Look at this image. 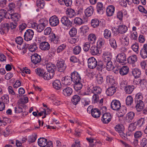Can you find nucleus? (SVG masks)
I'll use <instances>...</instances> for the list:
<instances>
[{"instance_id":"4c0bfd02","label":"nucleus","mask_w":147,"mask_h":147,"mask_svg":"<svg viewBox=\"0 0 147 147\" xmlns=\"http://www.w3.org/2000/svg\"><path fill=\"white\" fill-rule=\"evenodd\" d=\"M103 35L105 38L109 39L111 36V32L110 30L106 29L104 31Z\"/></svg>"},{"instance_id":"5701e85b","label":"nucleus","mask_w":147,"mask_h":147,"mask_svg":"<svg viewBox=\"0 0 147 147\" xmlns=\"http://www.w3.org/2000/svg\"><path fill=\"white\" fill-rule=\"evenodd\" d=\"M100 113L98 109H94L91 110V115L94 117L98 118L100 116Z\"/></svg>"},{"instance_id":"79ce46f5","label":"nucleus","mask_w":147,"mask_h":147,"mask_svg":"<svg viewBox=\"0 0 147 147\" xmlns=\"http://www.w3.org/2000/svg\"><path fill=\"white\" fill-rule=\"evenodd\" d=\"M143 96L142 93L139 92L136 95L135 98V102L142 101Z\"/></svg>"},{"instance_id":"dca6fc26","label":"nucleus","mask_w":147,"mask_h":147,"mask_svg":"<svg viewBox=\"0 0 147 147\" xmlns=\"http://www.w3.org/2000/svg\"><path fill=\"white\" fill-rule=\"evenodd\" d=\"M9 28V24L7 23H5L2 24L1 26L0 32L1 34L7 32Z\"/></svg>"},{"instance_id":"393cba45","label":"nucleus","mask_w":147,"mask_h":147,"mask_svg":"<svg viewBox=\"0 0 147 147\" xmlns=\"http://www.w3.org/2000/svg\"><path fill=\"white\" fill-rule=\"evenodd\" d=\"M91 54L93 55H99V53L98 48L95 46H92L90 49Z\"/></svg>"},{"instance_id":"cd10ccee","label":"nucleus","mask_w":147,"mask_h":147,"mask_svg":"<svg viewBox=\"0 0 147 147\" xmlns=\"http://www.w3.org/2000/svg\"><path fill=\"white\" fill-rule=\"evenodd\" d=\"M96 9L97 11L100 14H102L105 10V8L103 6L101 3H97Z\"/></svg>"},{"instance_id":"0eeeda50","label":"nucleus","mask_w":147,"mask_h":147,"mask_svg":"<svg viewBox=\"0 0 147 147\" xmlns=\"http://www.w3.org/2000/svg\"><path fill=\"white\" fill-rule=\"evenodd\" d=\"M49 22L51 25L55 26L59 24V21L58 18L56 16H53L50 18Z\"/></svg>"},{"instance_id":"680f3d73","label":"nucleus","mask_w":147,"mask_h":147,"mask_svg":"<svg viewBox=\"0 0 147 147\" xmlns=\"http://www.w3.org/2000/svg\"><path fill=\"white\" fill-rule=\"evenodd\" d=\"M77 31L76 29L74 28H71L69 32V34L71 36H74L76 34Z\"/></svg>"},{"instance_id":"2f4dec72","label":"nucleus","mask_w":147,"mask_h":147,"mask_svg":"<svg viewBox=\"0 0 147 147\" xmlns=\"http://www.w3.org/2000/svg\"><path fill=\"white\" fill-rule=\"evenodd\" d=\"M121 36L122 38H120V40L121 41H122L121 39H123L122 41H123V42L124 45L125 46H127L129 43V39L127 36L125 34H122Z\"/></svg>"},{"instance_id":"603ef678","label":"nucleus","mask_w":147,"mask_h":147,"mask_svg":"<svg viewBox=\"0 0 147 147\" xmlns=\"http://www.w3.org/2000/svg\"><path fill=\"white\" fill-rule=\"evenodd\" d=\"M37 48L36 44L34 43L29 47L28 49L29 51L31 52H34L37 49Z\"/></svg>"},{"instance_id":"a878e982","label":"nucleus","mask_w":147,"mask_h":147,"mask_svg":"<svg viewBox=\"0 0 147 147\" xmlns=\"http://www.w3.org/2000/svg\"><path fill=\"white\" fill-rule=\"evenodd\" d=\"M129 71V68L127 66H123L120 69L119 73L122 76H124L127 74Z\"/></svg>"},{"instance_id":"f8f14e48","label":"nucleus","mask_w":147,"mask_h":147,"mask_svg":"<svg viewBox=\"0 0 147 147\" xmlns=\"http://www.w3.org/2000/svg\"><path fill=\"white\" fill-rule=\"evenodd\" d=\"M46 68L48 71L51 73H54L56 70V67L52 63H49L46 65Z\"/></svg>"},{"instance_id":"412c9836","label":"nucleus","mask_w":147,"mask_h":147,"mask_svg":"<svg viewBox=\"0 0 147 147\" xmlns=\"http://www.w3.org/2000/svg\"><path fill=\"white\" fill-rule=\"evenodd\" d=\"M66 13L67 16L70 18L75 16L76 15L74 10L71 8H67L66 11Z\"/></svg>"},{"instance_id":"20e7f679","label":"nucleus","mask_w":147,"mask_h":147,"mask_svg":"<svg viewBox=\"0 0 147 147\" xmlns=\"http://www.w3.org/2000/svg\"><path fill=\"white\" fill-rule=\"evenodd\" d=\"M57 66L58 69V71L60 72H62L64 71L66 68V66L64 60L60 59L58 60Z\"/></svg>"},{"instance_id":"69168bd1","label":"nucleus","mask_w":147,"mask_h":147,"mask_svg":"<svg viewBox=\"0 0 147 147\" xmlns=\"http://www.w3.org/2000/svg\"><path fill=\"white\" fill-rule=\"evenodd\" d=\"M45 27L43 25L39 24L36 26V30L38 32H42L45 28Z\"/></svg>"},{"instance_id":"864d4df0","label":"nucleus","mask_w":147,"mask_h":147,"mask_svg":"<svg viewBox=\"0 0 147 147\" xmlns=\"http://www.w3.org/2000/svg\"><path fill=\"white\" fill-rule=\"evenodd\" d=\"M79 40L78 38L75 36L74 38H71L68 40V42L71 44H75Z\"/></svg>"},{"instance_id":"4468645a","label":"nucleus","mask_w":147,"mask_h":147,"mask_svg":"<svg viewBox=\"0 0 147 147\" xmlns=\"http://www.w3.org/2000/svg\"><path fill=\"white\" fill-rule=\"evenodd\" d=\"M40 48L42 50H48L50 48V45L47 42H43L40 44Z\"/></svg>"},{"instance_id":"f03ea898","label":"nucleus","mask_w":147,"mask_h":147,"mask_svg":"<svg viewBox=\"0 0 147 147\" xmlns=\"http://www.w3.org/2000/svg\"><path fill=\"white\" fill-rule=\"evenodd\" d=\"M88 67L92 69L95 68L97 66V61L94 57L89 58L88 60Z\"/></svg>"},{"instance_id":"b1692460","label":"nucleus","mask_w":147,"mask_h":147,"mask_svg":"<svg viewBox=\"0 0 147 147\" xmlns=\"http://www.w3.org/2000/svg\"><path fill=\"white\" fill-rule=\"evenodd\" d=\"M63 94L65 96H70L72 93L73 90L70 87H67L63 90Z\"/></svg>"},{"instance_id":"1a4fd4ad","label":"nucleus","mask_w":147,"mask_h":147,"mask_svg":"<svg viewBox=\"0 0 147 147\" xmlns=\"http://www.w3.org/2000/svg\"><path fill=\"white\" fill-rule=\"evenodd\" d=\"M61 22L63 25L67 27H69L72 26V22L66 16H64L61 18Z\"/></svg>"},{"instance_id":"a211bd4d","label":"nucleus","mask_w":147,"mask_h":147,"mask_svg":"<svg viewBox=\"0 0 147 147\" xmlns=\"http://www.w3.org/2000/svg\"><path fill=\"white\" fill-rule=\"evenodd\" d=\"M115 11V7L113 5H111L108 6L106 9V12L107 16H112Z\"/></svg>"},{"instance_id":"774afa93","label":"nucleus","mask_w":147,"mask_h":147,"mask_svg":"<svg viewBox=\"0 0 147 147\" xmlns=\"http://www.w3.org/2000/svg\"><path fill=\"white\" fill-rule=\"evenodd\" d=\"M8 7L9 9L8 10L9 11H13L16 7V5L14 3H11L9 4Z\"/></svg>"},{"instance_id":"6ab92c4d","label":"nucleus","mask_w":147,"mask_h":147,"mask_svg":"<svg viewBox=\"0 0 147 147\" xmlns=\"http://www.w3.org/2000/svg\"><path fill=\"white\" fill-rule=\"evenodd\" d=\"M135 116V113L133 112L128 113L126 115L125 120L126 121L130 123L131 122Z\"/></svg>"},{"instance_id":"c756f323","label":"nucleus","mask_w":147,"mask_h":147,"mask_svg":"<svg viewBox=\"0 0 147 147\" xmlns=\"http://www.w3.org/2000/svg\"><path fill=\"white\" fill-rule=\"evenodd\" d=\"M115 130L120 134L122 132H123L124 130V127L122 124H117L115 127Z\"/></svg>"},{"instance_id":"c9c22d12","label":"nucleus","mask_w":147,"mask_h":147,"mask_svg":"<svg viewBox=\"0 0 147 147\" xmlns=\"http://www.w3.org/2000/svg\"><path fill=\"white\" fill-rule=\"evenodd\" d=\"M21 96L22 97L20 99L19 103L20 105L23 104V106H22L24 108V107H26V106L24 105V104H26L28 102V98L27 97H25L24 96Z\"/></svg>"},{"instance_id":"7c9ffc66","label":"nucleus","mask_w":147,"mask_h":147,"mask_svg":"<svg viewBox=\"0 0 147 147\" xmlns=\"http://www.w3.org/2000/svg\"><path fill=\"white\" fill-rule=\"evenodd\" d=\"M53 86L54 88L58 90L61 88V84L59 80H56L53 83Z\"/></svg>"},{"instance_id":"473e14b6","label":"nucleus","mask_w":147,"mask_h":147,"mask_svg":"<svg viewBox=\"0 0 147 147\" xmlns=\"http://www.w3.org/2000/svg\"><path fill=\"white\" fill-rule=\"evenodd\" d=\"M137 60V57L136 55H133L129 57L128 58V63L130 64H134Z\"/></svg>"},{"instance_id":"a19ab883","label":"nucleus","mask_w":147,"mask_h":147,"mask_svg":"<svg viewBox=\"0 0 147 147\" xmlns=\"http://www.w3.org/2000/svg\"><path fill=\"white\" fill-rule=\"evenodd\" d=\"M133 99L131 96H129L127 97L126 99V105L128 106H130L132 104Z\"/></svg>"},{"instance_id":"ea45409f","label":"nucleus","mask_w":147,"mask_h":147,"mask_svg":"<svg viewBox=\"0 0 147 147\" xmlns=\"http://www.w3.org/2000/svg\"><path fill=\"white\" fill-rule=\"evenodd\" d=\"M82 87V84L80 83V81L77 83H75L74 88L75 90L78 91L81 89Z\"/></svg>"},{"instance_id":"ddd939ff","label":"nucleus","mask_w":147,"mask_h":147,"mask_svg":"<svg viewBox=\"0 0 147 147\" xmlns=\"http://www.w3.org/2000/svg\"><path fill=\"white\" fill-rule=\"evenodd\" d=\"M47 139L44 138H40L38 141V145L42 147H45L48 144Z\"/></svg>"},{"instance_id":"6e6d98bb","label":"nucleus","mask_w":147,"mask_h":147,"mask_svg":"<svg viewBox=\"0 0 147 147\" xmlns=\"http://www.w3.org/2000/svg\"><path fill=\"white\" fill-rule=\"evenodd\" d=\"M6 10L4 9L0 10V23L5 17Z\"/></svg>"},{"instance_id":"4d7b16f0","label":"nucleus","mask_w":147,"mask_h":147,"mask_svg":"<svg viewBox=\"0 0 147 147\" xmlns=\"http://www.w3.org/2000/svg\"><path fill=\"white\" fill-rule=\"evenodd\" d=\"M40 24L43 25L45 27H46L48 24V20L45 18H42L39 20Z\"/></svg>"},{"instance_id":"49530a36","label":"nucleus","mask_w":147,"mask_h":147,"mask_svg":"<svg viewBox=\"0 0 147 147\" xmlns=\"http://www.w3.org/2000/svg\"><path fill=\"white\" fill-rule=\"evenodd\" d=\"M110 44L111 47L114 49H116L117 47V45L116 40L113 38L110 39Z\"/></svg>"},{"instance_id":"2eb2a0df","label":"nucleus","mask_w":147,"mask_h":147,"mask_svg":"<svg viewBox=\"0 0 147 147\" xmlns=\"http://www.w3.org/2000/svg\"><path fill=\"white\" fill-rule=\"evenodd\" d=\"M54 74L55 73H51L49 71L47 72H44L43 75L41 77L45 80H49L53 77Z\"/></svg>"},{"instance_id":"4be33fe9","label":"nucleus","mask_w":147,"mask_h":147,"mask_svg":"<svg viewBox=\"0 0 147 147\" xmlns=\"http://www.w3.org/2000/svg\"><path fill=\"white\" fill-rule=\"evenodd\" d=\"M127 30V27L123 25H119L117 29V31L121 34H123L125 33Z\"/></svg>"},{"instance_id":"f704fd0d","label":"nucleus","mask_w":147,"mask_h":147,"mask_svg":"<svg viewBox=\"0 0 147 147\" xmlns=\"http://www.w3.org/2000/svg\"><path fill=\"white\" fill-rule=\"evenodd\" d=\"M80 97L77 95H75L73 96L71 101L74 105H76L80 102Z\"/></svg>"},{"instance_id":"0e129e2a","label":"nucleus","mask_w":147,"mask_h":147,"mask_svg":"<svg viewBox=\"0 0 147 147\" xmlns=\"http://www.w3.org/2000/svg\"><path fill=\"white\" fill-rule=\"evenodd\" d=\"M131 48L133 51L136 53H138V43H135L131 46Z\"/></svg>"},{"instance_id":"3c124183","label":"nucleus","mask_w":147,"mask_h":147,"mask_svg":"<svg viewBox=\"0 0 147 147\" xmlns=\"http://www.w3.org/2000/svg\"><path fill=\"white\" fill-rule=\"evenodd\" d=\"M97 69L99 70H101L102 68L105 66L103 62L100 60L98 61V62H97Z\"/></svg>"},{"instance_id":"72a5a7b5","label":"nucleus","mask_w":147,"mask_h":147,"mask_svg":"<svg viewBox=\"0 0 147 147\" xmlns=\"http://www.w3.org/2000/svg\"><path fill=\"white\" fill-rule=\"evenodd\" d=\"M134 88V87L133 85H128L125 88V90L126 92L128 94H131Z\"/></svg>"},{"instance_id":"6e6552de","label":"nucleus","mask_w":147,"mask_h":147,"mask_svg":"<svg viewBox=\"0 0 147 147\" xmlns=\"http://www.w3.org/2000/svg\"><path fill=\"white\" fill-rule=\"evenodd\" d=\"M111 118L110 113H106L103 115L101 120L104 123H108L111 120Z\"/></svg>"},{"instance_id":"bb28decb","label":"nucleus","mask_w":147,"mask_h":147,"mask_svg":"<svg viewBox=\"0 0 147 147\" xmlns=\"http://www.w3.org/2000/svg\"><path fill=\"white\" fill-rule=\"evenodd\" d=\"M115 91V88L113 86H112L107 89L106 91V93L108 96H112L114 94Z\"/></svg>"},{"instance_id":"bf43d9fd","label":"nucleus","mask_w":147,"mask_h":147,"mask_svg":"<svg viewBox=\"0 0 147 147\" xmlns=\"http://www.w3.org/2000/svg\"><path fill=\"white\" fill-rule=\"evenodd\" d=\"M106 63V67L108 70H110L111 69L113 68V63L111 61Z\"/></svg>"},{"instance_id":"9b49d317","label":"nucleus","mask_w":147,"mask_h":147,"mask_svg":"<svg viewBox=\"0 0 147 147\" xmlns=\"http://www.w3.org/2000/svg\"><path fill=\"white\" fill-rule=\"evenodd\" d=\"M71 77L68 76H65L62 79V83L65 85H70L72 82Z\"/></svg>"},{"instance_id":"e2e57ef3","label":"nucleus","mask_w":147,"mask_h":147,"mask_svg":"<svg viewBox=\"0 0 147 147\" xmlns=\"http://www.w3.org/2000/svg\"><path fill=\"white\" fill-rule=\"evenodd\" d=\"M35 72L36 74L41 77L44 73V71L40 68H37L35 69Z\"/></svg>"},{"instance_id":"de8ad7c7","label":"nucleus","mask_w":147,"mask_h":147,"mask_svg":"<svg viewBox=\"0 0 147 147\" xmlns=\"http://www.w3.org/2000/svg\"><path fill=\"white\" fill-rule=\"evenodd\" d=\"M93 93L94 94H100L102 92L101 89L99 87H93Z\"/></svg>"},{"instance_id":"37998d69","label":"nucleus","mask_w":147,"mask_h":147,"mask_svg":"<svg viewBox=\"0 0 147 147\" xmlns=\"http://www.w3.org/2000/svg\"><path fill=\"white\" fill-rule=\"evenodd\" d=\"M99 24V20L97 19H92L91 20V25L94 28H96L98 27Z\"/></svg>"},{"instance_id":"aec40b11","label":"nucleus","mask_w":147,"mask_h":147,"mask_svg":"<svg viewBox=\"0 0 147 147\" xmlns=\"http://www.w3.org/2000/svg\"><path fill=\"white\" fill-rule=\"evenodd\" d=\"M94 9L92 6L87 8L85 10V14L86 17H88L91 16L93 14Z\"/></svg>"},{"instance_id":"f257e3e1","label":"nucleus","mask_w":147,"mask_h":147,"mask_svg":"<svg viewBox=\"0 0 147 147\" xmlns=\"http://www.w3.org/2000/svg\"><path fill=\"white\" fill-rule=\"evenodd\" d=\"M34 35V32L31 29L26 30L24 35V40L26 41H30L32 40Z\"/></svg>"},{"instance_id":"338daca9","label":"nucleus","mask_w":147,"mask_h":147,"mask_svg":"<svg viewBox=\"0 0 147 147\" xmlns=\"http://www.w3.org/2000/svg\"><path fill=\"white\" fill-rule=\"evenodd\" d=\"M9 97L7 95H4L2 96L1 97V99L2 100V102L5 105V103H7L8 102Z\"/></svg>"},{"instance_id":"5fc2aeb1","label":"nucleus","mask_w":147,"mask_h":147,"mask_svg":"<svg viewBox=\"0 0 147 147\" xmlns=\"http://www.w3.org/2000/svg\"><path fill=\"white\" fill-rule=\"evenodd\" d=\"M136 122H135L134 123L130 124L128 127V130L129 131L132 132L136 129Z\"/></svg>"},{"instance_id":"7ed1b4c3","label":"nucleus","mask_w":147,"mask_h":147,"mask_svg":"<svg viewBox=\"0 0 147 147\" xmlns=\"http://www.w3.org/2000/svg\"><path fill=\"white\" fill-rule=\"evenodd\" d=\"M111 107L114 110L119 111L121 108L120 101L116 100H113L111 103Z\"/></svg>"},{"instance_id":"39448f33","label":"nucleus","mask_w":147,"mask_h":147,"mask_svg":"<svg viewBox=\"0 0 147 147\" xmlns=\"http://www.w3.org/2000/svg\"><path fill=\"white\" fill-rule=\"evenodd\" d=\"M31 60L32 63L36 65L40 63L41 61V57L40 55L35 53L32 55L31 56Z\"/></svg>"},{"instance_id":"c85d7f7f","label":"nucleus","mask_w":147,"mask_h":147,"mask_svg":"<svg viewBox=\"0 0 147 147\" xmlns=\"http://www.w3.org/2000/svg\"><path fill=\"white\" fill-rule=\"evenodd\" d=\"M132 74L135 78H139L141 74L140 70L138 68H135L132 71Z\"/></svg>"},{"instance_id":"c03bdc74","label":"nucleus","mask_w":147,"mask_h":147,"mask_svg":"<svg viewBox=\"0 0 147 147\" xmlns=\"http://www.w3.org/2000/svg\"><path fill=\"white\" fill-rule=\"evenodd\" d=\"M36 5L38 7L42 8L44 7L45 3L43 0H37L36 2Z\"/></svg>"},{"instance_id":"052dcab7","label":"nucleus","mask_w":147,"mask_h":147,"mask_svg":"<svg viewBox=\"0 0 147 147\" xmlns=\"http://www.w3.org/2000/svg\"><path fill=\"white\" fill-rule=\"evenodd\" d=\"M136 125H137L139 127H140L144 123V118H141L139 120H138L137 122H136Z\"/></svg>"},{"instance_id":"8fccbe9b","label":"nucleus","mask_w":147,"mask_h":147,"mask_svg":"<svg viewBox=\"0 0 147 147\" xmlns=\"http://www.w3.org/2000/svg\"><path fill=\"white\" fill-rule=\"evenodd\" d=\"M93 87L90 86V87L88 86L86 91L84 93V94L86 95H89L91 93H93Z\"/></svg>"},{"instance_id":"e433bc0d","label":"nucleus","mask_w":147,"mask_h":147,"mask_svg":"<svg viewBox=\"0 0 147 147\" xmlns=\"http://www.w3.org/2000/svg\"><path fill=\"white\" fill-rule=\"evenodd\" d=\"M96 37L94 34H90L88 36V39L90 43L91 44H93L96 40Z\"/></svg>"},{"instance_id":"13d9d810","label":"nucleus","mask_w":147,"mask_h":147,"mask_svg":"<svg viewBox=\"0 0 147 147\" xmlns=\"http://www.w3.org/2000/svg\"><path fill=\"white\" fill-rule=\"evenodd\" d=\"M74 22L75 24L78 25H80L83 23V21L82 19L80 18H76L74 19Z\"/></svg>"},{"instance_id":"a18cd8bd","label":"nucleus","mask_w":147,"mask_h":147,"mask_svg":"<svg viewBox=\"0 0 147 147\" xmlns=\"http://www.w3.org/2000/svg\"><path fill=\"white\" fill-rule=\"evenodd\" d=\"M81 51V47L79 46H76L73 49V52L75 55L79 54Z\"/></svg>"},{"instance_id":"58836bf2","label":"nucleus","mask_w":147,"mask_h":147,"mask_svg":"<svg viewBox=\"0 0 147 147\" xmlns=\"http://www.w3.org/2000/svg\"><path fill=\"white\" fill-rule=\"evenodd\" d=\"M20 18V16L19 14L16 13H12L11 19L12 20L16 22L18 21Z\"/></svg>"},{"instance_id":"f3484780","label":"nucleus","mask_w":147,"mask_h":147,"mask_svg":"<svg viewBox=\"0 0 147 147\" xmlns=\"http://www.w3.org/2000/svg\"><path fill=\"white\" fill-rule=\"evenodd\" d=\"M136 103V108L137 111L140 112L142 110L144 107V102L142 101L135 102Z\"/></svg>"},{"instance_id":"09e8293b","label":"nucleus","mask_w":147,"mask_h":147,"mask_svg":"<svg viewBox=\"0 0 147 147\" xmlns=\"http://www.w3.org/2000/svg\"><path fill=\"white\" fill-rule=\"evenodd\" d=\"M140 55L143 59L147 57V51L144 49H142L140 52Z\"/></svg>"},{"instance_id":"423d86ee","label":"nucleus","mask_w":147,"mask_h":147,"mask_svg":"<svg viewBox=\"0 0 147 147\" xmlns=\"http://www.w3.org/2000/svg\"><path fill=\"white\" fill-rule=\"evenodd\" d=\"M72 81L74 83H77L80 81L81 78L78 73L76 71H74L71 74Z\"/></svg>"},{"instance_id":"9d476101","label":"nucleus","mask_w":147,"mask_h":147,"mask_svg":"<svg viewBox=\"0 0 147 147\" xmlns=\"http://www.w3.org/2000/svg\"><path fill=\"white\" fill-rule=\"evenodd\" d=\"M117 61L122 65H123L126 61L125 55L124 53L119 54L117 56Z\"/></svg>"}]
</instances>
